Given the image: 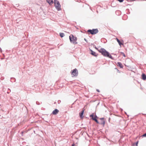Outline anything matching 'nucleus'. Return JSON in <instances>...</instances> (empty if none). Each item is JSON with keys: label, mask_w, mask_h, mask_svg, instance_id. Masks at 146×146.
Masks as SVG:
<instances>
[{"label": "nucleus", "mask_w": 146, "mask_h": 146, "mask_svg": "<svg viewBox=\"0 0 146 146\" xmlns=\"http://www.w3.org/2000/svg\"><path fill=\"white\" fill-rule=\"evenodd\" d=\"M104 117H102V118H100V120H101V121L104 120Z\"/></svg>", "instance_id": "nucleus-21"}, {"label": "nucleus", "mask_w": 146, "mask_h": 146, "mask_svg": "<svg viewBox=\"0 0 146 146\" xmlns=\"http://www.w3.org/2000/svg\"><path fill=\"white\" fill-rule=\"evenodd\" d=\"M71 74L72 77L77 76L78 74V70L76 68L73 70L71 71Z\"/></svg>", "instance_id": "nucleus-6"}, {"label": "nucleus", "mask_w": 146, "mask_h": 146, "mask_svg": "<svg viewBox=\"0 0 146 146\" xmlns=\"http://www.w3.org/2000/svg\"><path fill=\"white\" fill-rule=\"evenodd\" d=\"M117 71H119L118 69H117Z\"/></svg>", "instance_id": "nucleus-33"}, {"label": "nucleus", "mask_w": 146, "mask_h": 146, "mask_svg": "<svg viewBox=\"0 0 146 146\" xmlns=\"http://www.w3.org/2000/svg\"><path fill=\"white\" fill-rule=\"evenodd\" d=\"M115 69H117L116 68H115Z\"/></svg>", "instance_id": "nucleus-34"}, {"label": "nucleus", "mask_w": 146, "mask_h": 146, "mask_svg": "<svg viewBox=\"0 0 146 146\" xmlns=\"http://www.w3.org/2000/svg\"><path fill=\"white\" fill-rule=\"evenodd\" d=\"M120 46L121 45H123V44L121 42L120 40L118 38H116Z\"/></svg>", "instance_id": "nucleus-15"}, {"label": "nucleus", "mask_w": 146, "mask_h": 146, "mask_svg": "<svg viewBox=\"0 0 146 146\" xmlns=\"http://www.w3.org/2000/svg\"><path fill=\"white\" fill-rule=\"evenodd\" d=\"M75 144L74 143H73V144H72V146H74Z\"/></svg>", "instance_id": "nucleus-27"}, {"label": "nucleus", "mask_w": 146, "mask_h": 146, "mask_svg": "<svg viewBox=\"0 0 146 146\" xmlns=\"http://www.w3.org/2000/svg\"><path fill=\"white\" fill-rule=\"evenodd\" d=\"M105 123V121L104 120L101 121V122L100 123H99V124L102 125L103 127L104 126V125Z\"/></svg>", "instance_id": "nucleus-14"}, {"label": "nucleus", "mask_w": 146, "mask_h": 146, "mask_svg": "<svg viewBox=\"0 0 146 146\" xmlns=\"http://www.w3.org/2000/svg\"><path fill=\"white\" fill-rule=\"evenodd\" d=\"M94 46H95V48L96 49L98 50V48H97L96 47V46H95V45H94Z\"/></svg>", "instance_id": "nucleus-25"}, {"label": "nucleus", "mask_w": 146, "mask_h": 146, "mask_svg": "<svg viewBox=\"0 0 146 146\" xmlns=\"http://www.w3.org/2000/svg\"><path fill=\"white\" fill-rule=\"evenodd\" d=\"M128 10H129V9H127L126 10V11H128Z\"/></svg>", "instance_id": "nucleus-31"}, {"label": "nucleus", "mask_w": 146, "mask_h": 146, "mask_svg": "<svg viewBox=\"0 0 146 146\" xmlns=\"http://www.w3.org/2000/svg\"><path fill=\"white\" fill-rule=\"evenodd\" d=\"M59 112V110L58 109H55L52 112V113L54 115H56Z\"/></svg>", "instance_id": "nucleus-9"}, {"label": "nucleus", "mask_w": 146, "mask_h": 146, "mask_svg": "<svg viewBox=\"0 0 146 146\" xmlns=\"http://www.w3.org/2000/svg\"><path fill=\"white\" fill-rule=\"evenodd\" d=\"M94 115L93 113L90 115V117H92V119L94 121L97 123H99V122L97 119L98 118V117L96 115H95L94 117Z\"/></svg>", "instance_id": "nucleus-5"}, {"label": "nucleus", "mask_w": 146, "mask_h": 146, "mask_svg": "<svg viewBox=\"0 0 146 146\" xmlns=\"http://www.w3.org/2000/svg\"><path fill=\"white\" fill-rule=\"evenodd\" d=\"M70 41L71 43L74 44H77L78 42H76L77 38L76 37H74V35L71 34L69 36Z\"/></svg>", "instance_id": "nucleus-1"}, {"label": "nucleus", "mask_w": 146, "mask_h": 146, "mask_svg": "<svg viewBox=\"0 0 146 146\" xmlns=\"http://www.w3.org/2000/svg\"><path fill=\"white\" fill-rule=\"evenodd\" d=\"M58 103L59 104L60 103V102H61V101L60 100H59L58 101Z\"/></svg>", "instance_id": "nucleus-26"}, {"label": "nucleus", "mask_w": 146, "mask_h": 146, "mask_svg": "<svg viewBox=\"0 0 146 146\" xmlns=\"http://www.w3.org/2000/svg\"><path fill=\"white\" fill-rule=\"evenodd\" d=\"M117 65L121 68H123V66L122 63L120 62H118L117 63Z\"/></svg>", "instance_id": "nucleus-11"}, {"label": "nucleus", "mask_w": 146, "mask_h": 146, "mask_svg": "<svg viewBox=\"0 0 146 146\" xmlns=\"http://www.w3.org/2000/svg\"><path fill=\"white\" fill-rule=\"evenodd\" d=\"M47 2L50 5H51L53 3V0H46Z\"/></svg>", "instance_id": "nucleus-13"}, {"label": "nucleus", "mask_w": 146, "mask_h": 146, "mask_svg": "<svg viewBox=\"0 0 146 146\" xmlns=\"http://www.w3.org/2000/svg\"><path fill=\"white\" fill-rule=\"evenodd\" d=\"M10 91L9 92H8V91L7 92V94H9V93H10Z\"/></svg>", "instance_id": "nucleus-29"}, {"label": "nucleus", "mask_w": 146, "mask_h": 146, "mask_svg": "<svg viewBox=\"0 0 146 146\" xmlns=\"http://www.w3.org/2000/svg\"><path fill=\"white\" fill-rule=\"evenodd\" d=\"M117 5V4L116 3L115 1L114 0L113 1H112L111 2V7H115Z\"/></svg>", "instance_id": "nucleus-7"}, {"label": "nucleus", "mask_w": 146, "mask_h": 146, "mask_svg": "<svg viewBox=\"0 0 146 146\" xmlns=\"http://www.w3.org/2000/svg\"><path fill=\"white\" fill-rule=\"evenodd\" d=\"M107 57H108L109 58H110L111 59H113V58L112 57V56L110 54V53H109V54L108 55V56Z\"/></svg>", "instance_id": "nucleus-18"}, {"label": "nucleus", "mask_w": 146, "mask_h": 146, "mask_svg": "<svg viewBox=\"0 0 146 146\" xmlns=\"http://www.w3.org/2000/svg\"><path fill=\"white\" fill-rule=\"evenodd\" d=\"M8 90H9L11 92V90L9 88L8 89Z\"/></svg>", "instance_id": "nucleus-30"}, {"label": "nucleus", "mask_w": 146, "mask_h": 146, "mask_svg": "<svg viewBox=\"0 0 146 146\" xmlns=\"http://www.w3.org/2000/svg\"><path fill=\"white\" fill-rule=\"evenodd\" d=\"M120 53H121V54H120L121 55H123L125 57H126L125 55V54L123 52H121Z\"/></svg>", "instance_id": "nucleus-19"}, {"label": "nucleus", "mask_w": 146, "mask_h": 146, "mask_svg": "<svg viewBox=\"0 0 146 146\" xmlns=\"http://www.w3.org/2000/svg\"><path fill=\"white\" fill-rule=\"evenodd\" d=\"M60 36L62 38L64 36V33H59Z\"/></svg>", "instance_id": "nucleus-16"}, {"label": "nucleus", "mask_w": 146, "mask_h": 146, "mask_svg": "<svg viewBox=\"0 0 146 146\" xmlns=\"http://www.w3.org/2000/svg\"><path fill=\"white\" fill-rule=\"evenodd\" d=\"M96 91L98 92H100V90L98 89H97Z\"/></svg>", "instance_id": "nucleus-28"}, {"label": "nucleus", "mask_w": 146, "mask_h": 146, "mask_svg": "<svg viewBox=\"0 0 146 146\" xmlns=\"http://www.w3.org/2000/svg\"><path fill=\"white\" fill-rule=\"evenodd\" d=\"M98 51L101 53L102 55L105 57H107L109 53L105 49L103 48H102L100 50H98Z\"/></svg>", "instance_id": "nucleus-2"}, {"label": "nucleus", "mask_w": 146, "mask_h": 146, "mask_svg": "<svg viewBox=\"0 0 146 146\" xmlns=\"http://www.w3.org/2000/svg\"><path fill=\"white\" fill-rule=\"evenodd\" d=\"M110 118L109 119V121H110Z\"/></svg>", "instance_id": "nucleus-32"}, {"label": "nucleus", "mask_w": 146, "mask_h": 146, "mask_svg": "<svg viewBox=\"0 0 146 146\" xmlns=\"http://www.w3.org/2000/svg\"><path fill=\"white\" fill-rule=\"evenodd\" d=\"M16 80L15 78H11V82H15Z\"/></svg>", "instance_id": "nucleus-17"}, {"label": "nucleus", "mask_w": 146, "mask_h": 146, "mask_svg": "<svg viewBox=\"0 0 146 146\" xmlns=\"http://www.w3.org/2000/svg\"><path fill=\"white\" fill-rule=\"evenodd\" d=\"M87 32L90 33V34L92 35H95L98 32V30L97 29H89Z\"/></svg>", "instance_id": "nucleus-4"}, {"label": "nucleus", "mask_w": 146, "mask_h": 146, "mask_svg": "<svg viewBox=\"0 0 146 146\" xmlns=\"http://www.w3.org/2000/svg\"><path fill=\"white\" fill-rule=\"evenodd\" d=\"M84 40L87 42H88V40H87L85 38H84Z\"/></svg>", "instance_id": "nucleus-24"}, {"label": "nucleus", "mask_w": 146, "mask_h": 146, "mask_svg": "<svg viewBox=\"0 0 146 146\" xmlns=\"http://www.w3.org/2000/svg\"><path fill=\"white\" fill-rule=\"evenodd\" d=\"M142 79L143 80H146V75L144 73L142 74Z\"/></svg>", "instance_id": "nucleus-12"}, {"label": "nucleus", "mask_w": 146, "mask_h": 146, "mask_svg": "<svg viewBox=\"0 0 146 146\" xmlns=\"http://www.w3.org/2000/svg\"><path fill=\"white\" fill-rule=\"evenodd\" d=\"M36 104L37 105H39L40 104L39 102H36Z\"/></svg>", "instance_id": "nucleus-23"}, {"label": "nucleus", "mask_w": 146, "mask_h": 146, "mask_svg": "<svg viewBox=\"0 0 146 146\" xmlns=\"http://www.w3.org/2000/svg\"><path fill=\"white\" fill-rule=\"evenodd\" d=\"M90 51L91 52V54L93 56H94L96 57L97 56L98 54H97L96 52L93 51L92 50L90 49Z\"/></svg>", "instance_id": "nucleus-8"}, {"label": "nucleus", "mask_w": 146, "mask_h": 146, "mask_svg": "<svg viewBox=\"0 0 146 146\" xmlns=\"http://www.w3.org/2000/svg\"><path fill=\"white\" fill-rule=\"evenodd\" d=\"M84 110H82L81 112L79 113V115L81 118H82L83 117V115L84 113Z\"/></svg>", "instance_id": "nucleus-10"}, {"label": "nucleus", "mask_w": 146, "mask_h": 146, "mask_svg": "<svg viewBox=\"0 0 146 146\" xmlns=\"http://www.w3.org/2000/svg\"><path fill=\"white\" fill-rule=\"evenodd\" d=\"M142 137H146V133H145L144 134L142 135Z\"/></svg>", "instance_id": "nucleus-20"}, {"label": "nucleus", "mask_w": 146, "mask_h": 146, "mask_svg": "<svg viewBox=\"0 0 146 146\" xmlns=\"http://www.w3.org/2000/svg\"><path fill=\"white\" fill-rule=\"evenodd\" d=\"M54 3L56 9H57L58 11L60 10L61 5L60 4L59 2L57 0H54Z\"/></svg>", "instance_id": "nucleus-3"}, {"label": "nucleus", "mask_w": 146, "mask_h": 146, "mask_svg": "<svg viewBox=\"0 0 146 146\" xmlns=\"http://www.w3.org/2000/svg\"><path fill=\"white\" fill-rule=\"evenodd\" d=\"M138 141H137L135 143V145L136 146H137Z\"/></svg>", "instance_id": "nucleus-22"}]
</instances>
